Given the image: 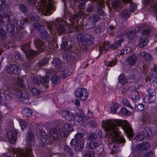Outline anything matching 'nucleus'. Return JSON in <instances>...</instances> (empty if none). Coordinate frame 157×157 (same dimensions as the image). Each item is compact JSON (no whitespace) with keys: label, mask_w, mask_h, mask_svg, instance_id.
Masks as SVG:
<instances>
[{"label":"nucleus","mask_w":157,"mask_h":157,"mask_svg":"<svg viewBox=\"0 0 157 157\" xmlns=\"http://www.w3.org/2000/svg\"><path fill=\"white\" fill-rule=\"evenodd\" d=\"M117 126H121L128 137L133 136V130L126 120H108L105 122V130L111 139L109 140V146L112 149L113 153L118 150L119 143H123L125 140L121 136Z\"/></svg>","instance_id":"f257e3e1"},{"label":"nucleus","mask_w":157,"mask_h":157,"mask_svg":"<svg viewBox=\"0 0 157 157\" xmlns=\"http://www.w3.org/2000/svg\"><path fill=\"white\" fill-rule=\"evenodd\" d=\"M10 150L12 153L16 154V157H33L32 150L30 147L25 150L12 148Z\"/></svg>","instance_id":"f03ea898"},{"label":"nucleus","mask_w":157,"mask_h":157,"mask_svg":"<svg viewBox=\"0 0 157 157\" xmlns=\"http://www.w3.org/2000/svg\"><path fill=\"white\" fill-rule=\"evenodd\" d=\"M45 2L42 5L41 10L44 15H47L49 14V11L52 8L53 5L52 2L53 0H45Z\"/></svg>","instance_id":"7ed1b4c3"},{"label":"nucleus","mask_w":157,"mask_h":157,"mask_svg":"<svg viewBox=\"0 0 157 157\" xmlns=\"http://www.w3.org/2000/svg\"><path fill=\"white\" fill-rule=\"evenodd\" d=\"M75 95L77 97H79L82 101H85L87 98L88 94L86 89H79L75 91Z\"/></svg>","instance_id":"20e7f679"},{"label":"nucleus","mask_w":157,"mask_h":157,"mask_svg":"<svg viewBox=\"0 0 157 157\" xmlns=\"http://www.w3.org/2000/svg\"><path fill=\"white\" fill-rule=\"evenodd\" d=\"M151 145L148 142L145 141L138 144L135 148V151H143L148 150L150 148Z\"/></svg>","instance_id":"39448f33"},{"label":"nucleus","mask_w":157,"mask_h":157,"mask_svg":"<svg viewBox=\"0 0 157 157\" xmlns=\"http://www.w3.org/2000/svg\"><path fill=\"white\" fill-rule=\"evenodd\" d=\"M6 71L8 73L17 75L20 74L21 71L20 67L14 64H10L9 66L7 67Z\"/></svg>","instance_id":"423d86ee"},{"label":"nucleus","mask_w":157,"mask_h":157,"mask_svg":"<svg viewBox=\"0 0 157 157\" xmlns=\"http://www.w3.org/2000/svg\"><path fill=\"white\" fill-rule=\"evenodd\" d=\"M18 132L15 130L9 131L7 133L9 141L11 144H14L16 141L17 136Z\"/></svg>","instance_id":"0eeeda50"},{"label":"nucleus","mask_w":157,"mask_h":157,"mask_svg":"<svg viewBox=\"0 0 157 157\" xmlns=\"http://www.w3.org/2000/svg\"><path fill=\"white\" fill-rule=\"evenodd\" d=\"M61 115L65 117L66 120L68 121L74 120V117L72 113L69 111L65 110H61L59 112Z\"/></svg>","instance_id":"6e6552de"},{"label":"nucleus","mask_w":157,"mask_h":157,"mask_svg":"<svg viewBox=\"0 0 157 157\" xmlns=\"http://www.w3.org/2000/svg\"><path fill=\"white\" fill-rule=\"evenodd\" d=\"M11 18V16L10 14H8L6 13H0V23L4 24L5 23L6 20L7 21V22L9 23L10 21V18Z\"/></svg>","instance_id":"1a4fd4ad"},{"label":"nucleus","mask_w":157,"mask_h":157,"mask_svg":"<svg viewBox=\"0 0 157 157\" xmlns=\"http://www.w3.org/2000/svg\"><path fill=\"white\" fill-rule=\"evenodd\" d=\"M11 21L8 23L7 25V31L8 33L11 37H13L15 33V27L12 26Z\"/></svg>","instance_id":"9d476101"},{"label":"nucleus","mask_w":157,"mask_h":157,"mask_svg":"<svg viewBox=\"0 0 157 157\" xmlns=\"http://www.w3.org/2000/svg\"><path fill=\"white\" fill-rule=\"evenodd\" d=\"M94 41V39L90 35L85 34L83 42L85 43L87 45L91 44Z\"/></svg>","instance_id":"9b49d317"},{"label":"nucleus","mask_w":157,"mask_h":157,"mask_svg":"<svg viewBox=\"0 0 157 157\" xmlns=\"http://www.w3.org/2000/svg\"><path fill=\"white\" fill-rule=\"evenodd\" d=\"M137 58L135 55L133 54L127 58V62L130 65H134L136 63Z\"/></svg>","instance_id":"f8f14e48"},{"label":"nucleus","mask_w":157,"mask_h":157,"mask_svg":"<svg viewBox=\"0 0 157 157\" xmlns=\"http://www.w3.org/2000/svg\"><path fill=\"white\" fill-rule=\"evenodd\" d=\"M83 6V5L82 4H81V3L80 4L79 6L80 11L79 12H78L77 13L75 14L74 15H72L71 17V19L72 20H74L77 17H82L83 14V12L82 11L83 10V8L82 7Z\"/></svg>","instance_id":"ddd939ff"},{"label":"nucleus","mask_w":157,"mask_h":157,"mask_svg":"<svg viewBox=\"0 0 157 157\" xmlns=\"http://www.w3.org/2000/svg\"><path fill=\"white\" fill-rule=\"evenodd\" d=\"M34 42L36 48L40 51V52H43L44 47L42 41L39 39H36Z\"/></svg>","instance_id":"4468645a"},{"label":"nucleus","mask_w":157,"mask_h":157,"mask_svg":"<svg viewBox=\"0 0 157 157\" xmlns=\"http://www.w3.org/2000/svg\"><path fill=\"white\" fill-rule=\"evenodd\" d=\"M58 134L57 129L54 128L51 129L50 132V138L53 140H57L58 138Z\"/></svg>","instance_id":"2eb2a0df"},{"label":"nucleus","mask_w":157,"mask_h":157,"mask_svg":"<svg viewBox=\"0 0 157 157\" xmlns=\"http://www.w3.org/2000/svg\"><path fill=\"white\" fill-rule=\"evenodd\" d=\"M140 41V42L138 45V46L141 48H142L146 46L149 42L147 38L143 37V36H141Z\"/></svg>","instance_id":"dca6fc26"},{"label":"nucleus","mask_w":157,"mask_h":157,"mask_svg":"<svg viewBox=\"0 0 157 157\" xmlns=\"http://www.w3.org/2000/svg\"><path fill=\"white\" fill-rule=\"evenodd\" d=\"M149 94V101L150 102H153L155 99L156 93L154 90L150 89L148 91Z\"/></svg>","instance_id":"f3484780"},{"label":"nucleus","mask_w":157,"mask_h":157,"mask_svg":"<svg viewBox=\"0 0 157 157\" xmlns=\"http://www.w3.org/2000/svg\"><path fill=\"white\" fill-rule=\"evenodd\" d=\"M49 80V78L48 77H42L40 79V83L46 88L48 86V83Z\"/></svg>","instance_id":"a211bd4d"},{"label":"nucleus","mask_w":157,"mask_h":157,"mask_svg":"<svg viewBox=\"0 0 157 157\" xmlns=\"http://www.w3.org/2000/svg\"><path fill=\"white\" fill-rule=\"evenodd\" d=\"M98 146V143L94 141H91L87 144L88 149L90 150L95 149Z\"/></svg>","instance_id":"6ab92c4d"},{"label":"nucleus","mask_w":157,"mask_h":157,"mask_svg":"<svg viewBox=\"0 0 157 157\" xmlns=\"http://www.w3.org/2000/svg\"><path fill=\"white\" fill-rule=\"evenodd\" d=\"M26 137V140L28 144H30L34 141V134L32 132L30 131H29L28 132V135Z\"/></svg>","instance_id":"aec40b11"},{"label":"nucleus","mask_w":157,"mask_h":157,"mask_svg":"<svg viewBox=\"0 0 157 157\" xmlns=\"http://www.w3.org/2000/svg\"><path fill=\"white\" fill-rule=\"evenodd\" d=\"M33 111L31 109L26 108L24 109L22 111V114L26 117H30L32 116Z\"/></svg>","instance_id":"412c9836"},{"label":"nucleus","mask_w":157,"mask_h":157,"mask_svg":"<svg viewBox=\"0 0 157 157\" xmlns=\"http://www.w3.org/2000/svg\"><path fill=\"white\" fill-rule=\"evenodd\" d=\"M29 96L28 94L27 93H23L21 96V101L23 103L25 104H28L29 102Z\"/></svg>","instance_id":"4be33fe9"},{"label":"nucleus","mask_w":157,"mask_h":157,"mask_svg":"<svg viewBox=\"0 0 157 157\" xmlns=\"http://www.w3.org/2000/svg\"><path fill=\"white\" fill-rule=\"evenodd\" d=\"M118 79L119 82L123 85L125 84L127 82V79L123 74H120Z\"/></svg>","instance_id":"5701e85b"},{"label":"nucleus","mask_w":157,"mask_h":157,"mask_svg":"<svg viewBox=\"0 0 157 157\" xmlns=\"http://www.w3.org/2000/svg\"><path fill=\"white\" fill-rule=\"evenodd\" d=\"M101 19L97 15H93L89 17L88 20L89 21L92 22L93 24L98 21Z\"/></svg>","instance_id":"b1692460"},{"label":"nucleus","mask_w":157,"mask_h":157,"mask_svg":"<svg viewBox=\"0 0 157 157\" xmlns=\"http://www.w3.org/2000/svg\"><path fill=\"white\" fill-rule=\"evenodd\" d=\"M141 56L147 60H150L152 58V56L149 54L145 52L144 51H142L140 53Z\"/></svg>","instance_id":"393cba45"},{"label":"nucleus","mask_w":157,"mask_h":157,"mask_svg":"<svg viewBox=\"0 0 157 157\" xmlns=\"http://www.w3.org/2000/svg\"><path fill=\"white\" fill-rule=\"evenodd\" d=\"M136 37V33L134 31H129L126 34V37L130 39H133Z\"/></svg>","instance_id":"a878e982"},{"label":"nucleus","mask_w":157,"mask_h":157,"mask_svg":"<svg viewBox=\"0 0 157 157\" xmlns=\"http://www.w3.org/2000/svg\"><path fill=\"white\" fill-rule=\"evenodd\" d=\"M70 74L71 72L69 70H65L61 71L60 76L61 78H65L67 76L70 75Z\"/></svg>","instance_id":"bb28decb"},{"label":"nucleus","mask_w":157,"mask_h":157,"mask_svg":"<svg viewBox=\"0 0 157 157\" xmlns=\"http://www.w3.org/2000/svg\"><path fill=\"white\" fill-rule=\"evenodd\" d=\"M59 132L60 136L62 137L66 138L68 135V134L67 133V131H66L64 130V129H63L62 128L59 129Z\"/></svg>","instance_id":"cd10ccee"},{"label":"nucleus","mask_w":157,"mask_h":157,"mask_svg":"<svg viewBox=\"0 0 157 157\" xmlns=\"http://www.w3.org/2000/svg\"><path fill=\"white\" fill-rule=\"evenodd\" d=\"M109 43L108 42H105L102 44V46L100 47L99 49L101 51H103L104 50L107 51L109 49Z\"/></svg>","instance_id":"c85d7f7f"},{"label":"nucleus","mask_w":157,"mask_h":157,"mask_svg":"<svg viewBox=\"0 0 157 157\" xmlns=\"http://www.w3.org/2000/svg\"><path fill=\"white\" fill-rule=\"evenodd\" d=\"M60 22V20L57 19V20H56L54 21V23L52 22H48L47 23V25L48 28L49 30H51L52 28V26L54 25V24L55 25H58V24H59V22Z\"/></svg>","instance_id":"c756f323"},{"label":"nucleus","mask_w":157,"mask_h":157,"mask_svg":"<svg viewBox=\"0 0 157 157\" xmlns=\"http://www.w3.org/2000/svg\"><path fill=\"white\" fill-rule=\"evenodd\" d=\"M64 150L66 154L69 156H72L73 155V154L70 147L68 146H65L64 147Z\"/></svg>","instance_id":"7c9ffc66"},{"label":"nucleus","mask_w":157,"mask_h":157,"mask_svg":"<svg viewBox=\"0 0 157 157\" xmlns=\"http://www.w3.org/2000/svg\"><path fill=\"white\" fill-rule=\"evenodd\" d=\"M52 62L56 68H59L61 67V64L58 58H56L54 59Z\"/></svg>","instance_id":"2f4dec72"},{"label":"nucleus","mask_w":157,"mask_h":157,"mask_svg":"<svg viewBox=\"0 0 157 157\" xmlns=\"http://www.w3.org/2000/svg\"><path fill=\"white\" fill-rule=\"evenodd\" d=\"M150 30L149 29H145L142 32L141 36L147 38L150 34Z\"/></svg>","instance_id":"473e14b6"},{"label":"nucleus","mask_w":157,"mask_h":157,"mask_svg":"<svg viewBox=\"0 0 157 157\" xmlns=\"http://www.w3.org/2000/svg\"><path fill=\"white\" fill-rule=\"evenodd\" d=\"M63 129H64V130L67 131V133L69 134V132L71 131L72 130V128L71 125L68 123H66L63 127H62Z\"/></svg>","instance_id":"72a5a7b5"},{"label":"nucleus","mask_w":157,"mask_h":157,"mask_svg":"<svg viewBox=\"0 0 157 157\" xmlns=\"http://www.w3.org/2000/svg\"><path fill=\"white\" fill-rule=\"evenodd\" d=\"M6 33L3 29L2 26L0 25V39H4L6 37Z\"/></svg>","instance_id":"f704fd0d"},{"label":"nucleus","mask_w":157,"mask_h":157,"mask_svg":"<svg viewBox=\"0 0 157 157\" xmlns=\"http://www.w3.org/2000/svg\"><path fill=\"white\" fill-rule=\"evenodd\" d=\"M47 136L46 133L44 132H41V140L43 143H45L47 141Z\"/></svg>","instance_id":"c9c22d12"},{"label":"nucleus","mask_w":157,"mask_h":157,"mask_svg":"<svg viewBox=\"0 0 157 157\" xmlns=\"http://www.w3.org/2000/svg\"><path fill=\"white\" fill-rule=\"evenodd\" d=\"M25 53L27 57L30 58L34 56L36 54L37 52L33 50H29L28 51H27Z\"/></svg>","instance_id":"e433bc0d"},{"label":"nucleus","mask_w":157,"mask_h":157,"mask_svg":"<svg viewBox=\"0 0 157 157\" xmlns=\"http://www.w3.org/2000/svg\"><path fill=\"white\" fill-rule=\"evenodd\" d=\"M130 14L127 10H124L122 11L121 16L124 19H128L130 16Z\"/></svg>","instance_id":"4c0bfd02"},{"label":"nucleus","mask_w":157,"mask_h":157,"mask_svg":"<svg viewBox=\"0 0 157 157\" xmlns=\"http://www.w3.org/2000/svg\"><path fill=\"white\" fill-rule=\"evenodd\" d=\"M85 35L83 33H80L77 34L76 38L78 42L83 43L84 40Z\"/></svg>","instance_id":"58836bf2"},{"label":"nucleus","mask_w":157,"mask_h":157,"mask_svg":"<svg viewBox=\"0 0 157 157\" xmlns=\"http://www.w3.org/2000/svg\"><path fill=\"white\" fill-rule=\"evenodd\" d=\"M95 155L94 152L91 150H88L86 151L85 154V157H94Z\"/></svg>","instance_id":"ea45409f"},{"label":"nucleus","mask_w":157,"mask_h":157,"mask_svg":"<svg viewBox=\"0 0 157 157\" xmlns=\"http://www.w3.org/2000/svg\"><path fill=\"white\" fill-rule=\"evenodd\" d=\"M132 99L134 100H138L140 98V96L138 93L136 91H133L132 94Z\"/></svg>","instance_id":"a19ab883"},{"label":"nucleus","mask_w":157,"mask_h":157,"mask_svg":"<svg viewBox=\"0 0 157 157\" xmlns=\"http://www.w3.org/2000/svg\"><path fill=\"white\" fill-rule=\"evenodd\" d=\"M29 21V19L26 18L24 19H21V20L20 23L19 25L20 27L23 29L25 28L24 25L25 23H27Z\"/></svg>","instance_id":"79ce46f5"},{"label":"nucleus","mask_w":157,"mask_h":157,"mask_svg":"<svg viewBox=\"0 0 157 157\" xmlns=\"http://www.w3.org/2000/svg\"><path fill=\"white\" fill-rule=\"evenodd\" d=\"M48 60L47 59H43L39 62V63L37 64V66L38 67H41L45 65L48 62Z\"/></svg>","instance_id":"37998d69"},{"label":"nucleus","mask_w":157,"mask_h":157,"mask_svg":"<svg viewBox=\"0 0 157 157\" xmlns=\"http://www.w3.org/2000/svg\"><path fill=\"white\" fill-rule=\"evenodd\" d=\"M57 31L59 33H63L66 31L65 28L64 26L59 24Z\"/></svg>","instance_id":"c03bdc74"},{"label":"nucleus","mask_w":157,"mask_h":157,"mask_svg":"<svg viewBox=\"0 0 157 157\" xmlns=\"http://www.w3.org/2000/svg\"><path fill=\"white\" fill-rule=\"evenodd\" d=\"M102 2L99 4L97 7V11L99 14L102 15L104 14V13L101 8V4Z\"/></svg>","instance_id":"a18cd8bd"},{"label":"nucleus","mask_w":157,"mask_h":157,"mask_svg":"<svg viewBox=\"0 0 157 157\" xmlns=\"http://www.w3.org/2000/svg\"><path fill=\"white\" fill-rule=\"evenodd\" d=\"M17 85L21 88H23L25 87L23 80L21 78H18L17 79Z\"/></svg>","instance_id":"49530a36"},{"label":"nucleus","mask_w":157,"mask_h":157,"mask_svg":"<svg viewBox=\"0 0 157 157\" xmlns=\"http://www.w3.org/2000/svg\"><path fill=\"white\" fill-rule=\"evenodd\" d=\"M151 133V129L149 127L145 128L143 131V134L145 136H148Z\"/></svg>","instance_id":"de8ad7c7"},{"label":"nucleus","mask_w":157,"mask_h":157,"mask_svg":"<svg viewBox=\"0 0 157 157\" xmlns=\"http://www.w3.org/2000/svg\"><path fill=\"white\" fill-rule=\"evenodd\" d=\"M155 153L153 150H151L147 151L143 155V157H150L153 156Z\"/></svg>","instance_id":"09e8293b"},{"label":"nucleus","mask_w":157,"mask_h":157,"mask_svg":"<svg viewBox=\"0 0 157 157\" xmlns=\"http://www.w3.org/2000/svg\"><path fill=\"white\" fill-rule=\"evenodd\" d=\"M21 49L24 52H26L30 49L29 45L28 44H24L21 46Z\"/></svg>","instance_id":"8fccbe9b"},{"label":"nucleus","mask_w":157,"mask_h":157,"mask_svg":"<svg viewBox=\"0 0 157 157\" xmlns=\"http://www.w3.org/2000/svg\"><path fill=\"white\" fill-rule=\"evenodd\" d=\"M97 137V136L96 134L94 133H91L89 136L88 140L90 141H94L95 140Z\"/></svg>","instance_id":"3c124183"},{"label":"nucleus","mask_w":157,"mask_h":157,"mask_svg":"<svg viewBox=\"0 0 157 157\" xmlns=\"http://www.w3.org/2000/svg\"><path fill=\"white\" fill-rule=\"evenodd\" d=\"M58 77L56 75H54L52 76V81L53 84H56L58 83Z\"/></svg>","instance_id":"603ef678"},{"label":"nucleus","mask_w":157,"mask_h":157,"mask_svg":"<svg viewBox=\"0 0 157 157\" xmlns=\"http://www.w3.org/2000/svg\"><path fill=\"white\" fill-rule=\"evenodd\" d=\"M105 65L109 67H112L115 65L117 63V62L115 60H113L112 61H106L105 63Z\"/></svg>","instance_id":"864d4df0"},{"label":"nucleus","mask_w":157,"mask_h":157,"mask_svg":"<svg viewBox=\"0 0 157 157\" xmlns=\"http://www.w3.org/2000/svg\"><path fill=\"white\" fill-rule=\"evenodd\" d=\"M130 11L131 12H132L136 9L137 5L134 3L132 2L130 5Z\"/></svg>","instance_id":"5fc2aeb1"},{"label":"nucleus","mask_w":157,"mask_h":157,"mask_svg":"<svg viewBox=\"0 0 157 157\" xmlns=\"http://www.w3.org/2000/svg\"><path fill=\"white\" fill-rule=\"evenodd\" d=\"M19 8L20 10L24 13H27V10L24 5H20L19 6Z\"/></svg>","instance_id":"6e6d98bb"},{"label":"nucleus","mask_w":157,"mask_h":157,"mask_svg":"<svg viewBox=\"0 0 157 157\" xmlns=\"http://www.w3.org/2000/svg\"><path fill=\"white\" fill-rule=\"evenodd\" d=\"M119 107V105L118 104H115L113 106L111 107V111L112 112L115 113L117 111V109Z\"/></svg>","instance_id":"4d7b16f0"},{"label":"nucleus","mask_w":157,"mask_h":157,"mask_svg":"<svg viewBox=\"0 0 157 157\" xmlns=\"http://www.w3.org/2000/svg\"><path fill=\"white\" fill-rule=\"evenodd\" d=\"M121 111L122 113L125 114L126 115L129 116L130 115L131 111L127 110L125 108H122L121 109Z\"/></svg>","instance_id":"13d9d810"},{"label":"nucleus","mask_w":157,"mask_h":157,"mask_svg":"<svg viewBox=\"0 0 157 157\" xmlns=\"http://www.w3.org/2000/svg\"><path fill=\"white\" fill-rule=\"evenodd\" d=\"M39 31L40 33L42 36L45 35L47 34L46 29L43 26H41L40 27Z\"/></svg>","instance_id":"bf43d9fd"},{"label":"nucleus","mask_w":157,"mask_h":157,"mask_svg":"<svg viewBox=\"0 0 157 157\" xmlns=\"http://www.w3.org/2000/svg\"><path fill=\"white\" fill-rule=\"evenodd\" d=\"M30 91L34 95H37L40 94V92L39 90L35 88H33L30 89Z\"/></svg>","instance_id":"052dcab7"},{"label":"nucleus","mask_w":157,"mask_h":157,"mask_svg":"<svg viewBox=\"0 0 157 157\" xmlns=\"http://www.w3.org/2000/svg\"><path fill=\"white\" fill-rule=\"evenodd\" d=\"M120 3L119 1H114L112 4L113 7L115 9L118 8L120 6Z\"/></svg>","instance_id":"680f3d73"},{"label":"nucleus","mask_w":157,"mask_h":157,"mask_svg":"<svg viewBox=\"0 0 157 157\" xmlns=\"http://www.w3.org/2000/svg\"><path fill=\"white\" fill-rule=\"evenodd\" d=\"M78 140L76 138L73 139L71 142V146H76L78 144Z\"/></svg>","instance_id":"e2e57ef3"},{"label":"nucleus","mask_w":157,"mask_h":157,"mask_svg":"<svg viewBox=\"0 0 157 157\" xmlns=\"http://www.w3.org/2000/svg\"><path fill=\"white\" fill-rule=\"evenodd\" d=\"M123 50L124 53L125 54H126L130 52L131 51V48L130 47L127 46L125 47Z\"/></svg>","instance_id":"0e129e2a"},{"label":"nucleus","mask_w":157,"mask_h":157,"mask_svg":"<svg viewBox=\"0 0 157 157\" xmlns=\"http://www.w3.org/2000/svg\"><path fill=\"white\" fill-rule=\"evenodd\" d=\"M123 102L124 105H126L128 106L130 108H131L132 110V112L133 110V107L131 106V104L129 103V101L128 100L125 99H123Z\"/></svg>","instance_id":"69168bd1"},{"label":"nucleus","mask_w":157,"mask_h":157,"mask_svg":"<svg viewBox=\"0 0 157 157\" xmlns=\"http://www.w3.org/2000/svg\"><path fill=\"white\" fill-rule=\"evenodd\" d=\"M19 123L22 130H24L26 128L25 122L24 120H21Z\"/></svg>","instance_id":"338daca9"},{"label":"nucleus","mask_w":157,"mask_h":157,"mask_svg":"<svg viewBox=\"0 0 157 157\" xmlns=\"http://www.w3.org/2000/svg\"><path fill=\"white\" fill-rule=\"evenodd\" d=\"M87 124L89 126H90L93 127H94L96 125V122L94 120H92L88 121Z\"/></svg>","instance_id":"774afa93"}]
</instances>
